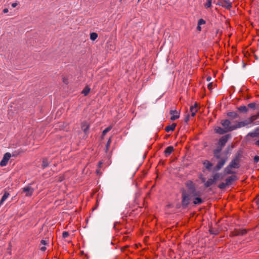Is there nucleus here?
Instances as JSON below:
<instances>
[{
  "label": "nucleus",
  "instance_id": "1",
  "mask_svg": "<svg viewBox=\"0 0 259 259\" xmlns=\"http://www.w3.org/2000/svg\"><path fill=\"white\" fill-rule=\"evenodd\" d=\"M199 195V193H192L191 192H188L186 190H183L182 191V200L181 204L183 208H187L190 204L191 201L193 200L194 196Z\"/></svg>",
  "mask_w": 259,
  "mask_h": 259
},
{
  "label": "nucleus",
  "instance_id": "2",
  "mask_svg": "<svg viewBox=\"0 0 259 259\" xmlns=\"http://www.w3.org/2000/svg\"><path fill=\"white\" fill-rule=\"evenodd\" d=\"M231 121L229 119H222L221 123L223 127L228 132L234 130V125H231Z\"/></svg>",
  "mask_w": 259,
  "mask_h": 259
},
{
  "label": "nucleus",
  "instance_id": "3",
  "mask_svg": "<svg viewBox=\"0 0 259 259\" xmlns=\"http://www.w3.org/2000/svg\"><path fill=\"white\" fill-rule=\"evenodd\" d=\"M185 186L187 188V190L188 192H191L192 193H199V191L196 190L195 184L191 180H188L185 183Z\"/></svg>",
  "mask_w": 259,
  "mask_h": 259
},
{
  "label": "nucleus",
  "instance_id": "4",
  "mask_svg": "<svg viewBox=\"0 0 259 259\" xmlns=\"http://www.w3.org/2000/svg\"><path fill=\"white\" fill-rule=\"evenodd\" d=\"M219 159L218 163L216 166L214 167V170L216 171H218L220 170L223 166L225 165L226 161L228 160V157L227 156L221 157L220 158H217Z\"/></svg>",
  "mask_w": 259,
  "mask_h": 259
},
{
  "label": "nucleus",
  "instance_id": "5",
  "mask_svg": "<svg viewBox=\"0 0 259 259\" xmlns=\"http://www.w3.org/2000/svg\"><path fill=\"white\" fill-rule=\"evenodd\" d=\"M247 232L246 229H234L233 231L230 232V236L234 237L237 236H243L246 234Z\"/></svg>",
  "mask_w": 259,
  "mask_h": 259
},
{
  "label": "nucleus",
  "instance_id": "6",
  "mask_svg": "<svg viewBox=\"0 0 259 259\" xmlns=\"http://www.w3.org/2000/svg\"><path fill=\"white\" fill-rule=\"evenodd\" d=\"M231 135L230 134H227L221 137L218 142V145L220 146L224 147L228 141L231 138Z\"/></svg>",
  "mask_w": 259,
  "mask_h": 259
},
{
  "label": "nucleus",
  "instance_id": "7",
  "mask_svg": "<svg viewBox=\"0 0 259 259\" xmlns=\"http://www.w3.org/2000/svg\"><path fill=\"white\" fill-rule=\"evenodd\" d=\"M217 4L228 10H230L232 7V3L228 0H218Z\"/></svg>",
  "mask_w": 259,
  "mask_h": 259
},
{
  "label": "nucleus",
  "instance_id": "8",
  "mask_svg": "<svg viewBox=\"0 0 259 259\" xmlns=\"http://www.w3.org/2000/svg\"><path fill=\"white\" fill-rule=\"evenodd\" d=\"M11 154L10 153L7 152V153H5L3 156L2 160H1V161L0 162V165L1 166H6L8 164V162L10 158H11Z\"/></svg>",
  "mask_w": 259,
  "mask_h": 259
},
{
  "label": "nucleus",
  "instance_id": "9",
  "mask_svg": "<svg viewBox=\"0 0 259 259\" xmlns=\"http://www.w3.org/2000/svg\"><path fill=\"white\" fill-rule=\"evenodd\" d=\"M238 180L237 177L234 175H232L230 177H228L226 179L225 181L226 183V184L229 186L231 185L235 181H237Z\"/></svg>",
  "mask_w": 259,
  "mask_h": 259
},
{
  "label": "nucleus",
  "instance_id": "10",
  "mask_svg": "<svg viewBox=\"0 0 259 259\" xmlns=\"http://www.w3.org/2000/svg\"><path fill=\"white\" fill-rule=\"evenodd\" d=\"M249 124L250 123L248 119L242 121H236V124L234 125V130L245 126Z\"/></svg>",
  "mask_w": 259,
  "mask_h": 259
},
{
  "label": "nucleus",
  "instance_id": "11",
  "mask_svg": "<svg viewBox=\"0 0 259 259\" xmlns=\"http://www.w3.org/2000/svg\"><path fill=\"white\" fill-rule=\"evenodd\" d=\"M33 189L29 186H27L23 188V192L26 193L25 196L27 197L31 196L33 194Z\"/></svg>",
  "mask_w": 259,
  "mask_h": 259
},
{
  "label": "nucleus",
  "instance_id": "12",
  "mask_svg": "<svg viewBox=\"0 0 259 259\" xmlns=\"http://www.w3.org/2000/svg\"><path fill=\"white\" fill-rule=\"evenodd\" d=\"M200 192L199 191V195L194 196L193 198V203L195 205H199L203 202V200L200 197Z\"/></svg>",
  "mask_w": 259,
  "mask_h": 259
},
{
  "label": "nucleus",
  "instance_id": "13",
  "mask_svg": "<svg viewBox=\"0 0 259 259\" xmlns=\"http://www.w3.org/2000/svg\"><path fill=\"white\" fill-rule=\"evenodd\" d=\"M169 113L171 115V120H175L177 119H178L180 117L179 113L176 110H171Z\"/></svg>",
  "mask_w": 259,
  "mask_h": 259
},
{
  "label": "nucleus",
  "instance_id": "14",
  "mask_svg": "<svg viewBox=\"0 0 259 259\" xmlns=\"http://www.w3.org/2000/svg\"><path fill=\"white\" fill-rule=\"evenodd\" d=\"M198 107L197 103H195L194 105L191 106L190 107V111L192 117H194L196 112L198 111Z\"/></svg>",
  "mask_w": 259,
  "mask_h": 259
},
{
  "label": "nucleus",
  "instance_id": "15",
  "mask_svg": "<svg viewBox=\"0 0 259 259\" xmlns=\"http://www.w3.org/2000/svg\"><path fill=\"white\" fill-rule=\"evenodd\" d=\"M81 128L83 132L87 134L88 133L90 125L87 121H84L81 123Z\"/></svg>",
  "mask_w": 259,
  "mask_h": 259
},
{
  "label": "nucleus",
  "instance_id": "16",
  "mask_svg": "<svg viewBox=\"0 0 259 259\" xmlns=\"http://www.w3.org/2000/svg\"><path fill=\"white\" fill-rule=\"evenodd\" d=\"M223 147L220 146L219 145L217 147V148L213 150V154L214 156L216 158H220V152L222 150Z\"/></svg>",
  "mask_w": 259,
  "mask_h": 259
},
{
  "label": "nucleus",
  "instance_id": "17",
  "mask_svg": "<svg viewBox=\"0 0 259 259\" xmlns=\"http://www.w3.org/2000/svg\"><path fill=\"white\" fill-rule=\"evenodd\" d=\"M174 150L173 146H168L164 150V153L165 157H168Z\"/></svg>",
  "mask_w": 259,
  "mask_h": 259
},
{
  "label": "nucleus",
  "instance_id": "18",
  "mask_svg": "<svg viewBox=\"0 0 259 259\" xmlns=\"http://www.w3.org/2000/svg\"><path fill=\"white\" fill-rule=\"evenodd\" d=\"M232 168H237L239 166V162L237 159H234L229 164Z\"/></svg>",
  "mask_w": 259,
  "mask_h": 259
},
{
  "label": "nucleus",
  "instance_id": "19",
  "mask_svg": "<svg viewBox=\"0 0 259 259\" xmlns=\"http://www.w3.org/2000/svg\"><path fill=\"white\" fill-rule=\"evenodd\" d=\"M227 115L231 119L237 118L239 117L238 113L234 111L229 112L227 113Z\"/></svg>",
  "mask_w": 259,
  "mask_h": 259
},
{
  "label": "nucleus",
  "instance_id": "20",
  "mask_svg": "<svg viewBox=\"0 0 259 259\" xmlns=\"http://www.w3.org/2000/svg\"><path fill=\"white\" fill-rule=\"evenodd\" d=\"M214 130H215V132L216 133L220 134V135H223V134L228 132L224 127L222 128L221 127H218L217 128H215Z\"/></svg>",
  "mask_w": 259,
  "mask_h": 259
},
{
  "label": "nucleus",
  "instance_id": "21",
  "mask_svg": "<svg viewBox=\"0 0 259 259\" xmlns=\"http://www.w3.org/2000/svg\"><path fill=\"white\" fill-rule=\"evenodd\" d=\"M176 125V123H173L171 125L167 126L165 128V131L167 133L169 132L170 131H174L175 130Z\"/></svg>",
  "mask_w": 259,
  "mask_h": 259
},
{
  "label": "nucleus",
  "instance_id": "22",
  "mask_svg": "<svg viewBox=\"0 0 259 259\" xmlns=\"http://www.w3.org/2000/svg\"><path fill=\"white\" fill-rule=\"evenodd\" d=\"M203 164L204 166H205V167L207 169H208V170L211 169V167L212 166V164L209 161H208V160H205L203 162Z\"/></svg>",
  "mask_w": 259,
  "mask_h": 259
},
{
  "label": "nucleus",
  "instance_id": "23",
  "mask_svg": "<svg viewBox=\"0 0 259 259\" xmlns=\"http://www.w3.org/2000/svg\"><path fill=\"white\" fill-rule=\"evenodd\" d=\"M214 183L215 182L213 179H209L204 184V186L205 187H209Z\"/></svg>",
  "mask_w": 259,
  "mask_h": 259
},
{
  "label": "nucleus",
  "instance_id": "24",
  "mask_svg": "<svg viewBox=\"0 0 259 259\" xmlns=\"http://www.w3.org/2000/svg\"><path fill=\"white\" fill-rule=\"evenodd\" d=\"M259 117V112L256 114L252 115L248 119V120L249 122V123H252L254 120L257 119Z\"/></svg>",
  "mask_w": 259,
  "mask_h": 259
},
{
  "label": "nucleus",
  "instance_id": "25",
  "mask_svg": "<svg viewBox=\"0 0 259 259\" xmlns=\"http://www.w3.org/2000/svg\"><path fill=\"white\" fill-rule=\"evenodd\" d=\"M222 174L221 173H216L213 176V180H214V182L215 183L217 181L220 179H222L223 177H221Z\"/></svg>",
  "mask_w": 259,
  "mask_h": 259
},
{
  "label": "nucleus",
  "instance_id": "26",
  "mask_svg": "<svg viewBox=\"0 0 259 259\" xmlns=\"http://www.w3.org/2000/svg\"><path fill=\"white\" fill-rule=\"evenodd\" d=\"M49 163L48 158H44L42 159V167L43 168H45L46 167H47L49 166Z\"/></svg>",
  "mask_w": 259,
  "mask_h": 259
},
{
  "label": "nucleus",
  "instance_id": "27",
  "mask_svg": "<svg viewBox=\"0 0 259 259\" xmlns=\"http://www.w3.org/2000/svg\"><path fill=\"white\" fill-rule=\"evenodd\" d=\"M90 91L91 89L88 86H86L82 91L81 93L84 96H87L90 93Z\"/></svg>",
  "mask_w": 259,
  "mask_h": 259
},
{
  "label": "nucleus",
  "instance_id": "28",
  "mask_svg": "<svg viewBox=\"0 0 259 259\" xmlns=\"http://www.w3.org/2000/svg\"><path fill=\"white\" fill-rule=\"evenodd\" d=\"M238 110L240 112L246 113L248 111V108L245 106H241L238 108Z\"/></svg>",
  "mask_w": 259,
  "mask_h": 259
},
{
  "label": "nucleus",
  "instance_id": "29",
  "mask_svg": "<svg viewBox=\"0 0 259 259\" xmlns=\"http://www.w3.org/2000/svg\"><path fill=\"white\" fill-rule=\"evenodd\" d=\"M232 168L230 167V166L228 165L225 168V172L226 174H232L234 173V171L231 170Z\"/></svg>",
  "mask_w": 259,
  "mask_h": 259
},
{
  "label": "nucleus",
  "instance_id": "30",
  "mask_svg": "<svg viewBox=\"0 0 259 259\" xmlns=\"http://www.w3.org/2000/svg\"><path fill=\"white\" fill-rule=\"evenodd\" d=\"M98 37V34L95 32H92L90 34V39L95 40Z\"/></svg>",
  "mask_w": 259,
  "mask_h": 259
},
{
  "label": "nucleus",
  "instance_id": "31",
  "mask_svg": "<svg viewBox=\"0 0 259 259\" xmlns=\"http://www.w3.org/2000/svg\"><path fill=\"white\" fill-rule=\"evenodd\" d=\"M249 136L254 138V137H258L259 138V133L253 132L250 133L248 135Z\"/></svg>",
  "mask_w": 259,
  "mask_h": 259
},
{
  "label": "nucleus",
  "instance_id": "32",
  "mask_svg": "<svg viewBox=\"0 0 259 259\" xmlns=\"http://www.w3.org/2000/svg\"><path fill=\"white\" fill-rule=\"evenodd\" d=\"M121 224L120 223L116 222L114 224V228L115 230L119 231L120 229Z\"/></svg>",
  "mask_w": 259,
  "mask_h": 259
},
{
  "label": "nucleus",
  "instance_id": "33",
  "mask_svg": "<svg viewBox=\"0 0 259 259\" xmlns=\"http://www.w3.org/2000/svg\"><path fill=\"white\" fill-rule=\"evenodd\" d=\"M227 186H228L226 184V182L225 183H221V184H220L218 185V187L220 189H225Z\"/></svg>",
  "mask_w": 259,
  "mask_h": 259
},
{
  "label": "nucleus",
  "instance_id": "34",
  "mask_svg": "<svg viewBox=\"0 0 259 259\" xmlns=\"http://www.w3.org/2000/svg\"><path fill=\"white\" fill-rule=\"evenodd\" d=\"M112 127V126H109L108 127L106 128L102 133L103 135H105L108 132H109L111 129Z\"/></svg>",
  "mask_w": 259,
  "mask_h": 259
},
{
  "label": "nucleus",
  "instance_id": "35",
  "mask_svg": "<svg viewBox=\"0 0 259 259\" xmlns=\"http://www.w3.org/2000/svg\"><path fill=\"white\" fill-rule=\"evenodd\" d=\"M211 1L212 0H207V2L204 5L206 8H210L211 6Z\"/></svg>",
  "mask_w": 259,
  "mask_h": 259
},
{
  "label": "nucleus",
  "instance_id": "36",
  "mask_svg": "<svg viewBox=\"0 0 259 259\" xmlns=\"http://www.w3.org/2000/svg\"><path fill=\"white\" fill-rule=\"evenodd\" d=\"M49 242H48V240L47 241V240H41V241H40V244H39V246H41V245H47L48 244Z\"/></svg>",
  "mask_w": 259,
  "mask_h": 259
},
{
  "label": "nucleus",
  "instance_id": "37",
  "mask_svg": "<svg viewBox=\"0 0 259 259\" xmlns=\"http://www.w3.org/2000/svg\"><path fill=\"white\" fill-rule=\"evenodd\" d=\"M111 143V138H109L107 142L106 147V150H108L110 147V144Z\"/></svg>",
  "mask_w": 259,
  "mask_h": 259
},
{
  "label": "nucleus",
  "instance_id": "38",
  "mask_svg": "<svg viewBox=\"0 0 259 259\" xmlns=\"http://www.w3.org/2000/svg\"><path fill=\"white\" fill-rule=\"evenodd\" d=\"M205 24V21L203 19H200L198 20V25H201Z\"/></svg>",
  "mask_w": 259,
  "mask_h": 259
},
{
  "label": "nucleus",
  "instance_id": "39",
  "mask_svg": "<svg viewBox=\"0 0 259 259\" xmlns=\"http://www.w3.org/2000/svg\"><path fill=\"white\" fill-rule=\"evenodd\" d=\"M254 201L255 202V203L257 206V209H259V196H257L255 199H254Z\"/></svg>",
  "mask_w": 259,
  "mask_h": 259
},
{
  "label": "nucleus",
  "instance_id": "40",
  "mask_svg": "<svg viewBox=\"0 0 259 259\" xmlns=\"http://www.w3.org/2000/svg\"><path fill=\"white\" fill-rule=\"evenodd\" d=\"M255 103H251L248 104V107L250 108L254 109L255 107Z\"/></svg>",
  "mask_w": 259,
  "mask_h": 259
},
{
  "label": "nucleus",
  "instance_id": "41",
  "mask_svg": "<svg viewBox=\"0 0 259 259\" xmlns=\"http://www.w3.org/2000/svg\"><path fill=\"white\" fill-rule=\"evenodd\" d=\"M69 233L67 231H64L62 233V237L63 238H67V237L69 236Z\"/></svg>",
  "mask_w": 259,
  "mask_h": 259
},
{
  "label": "nucleus",
  "instance_id": "42",
  "mask_svg": "<svg viewBox=\"0 0 259 259\" xmlns=\"http://www.w3.org/2000/svg\"><path fill=\"white\" fill-rule=\"evenodd\" d=\"M254 162H258L259 161V156H255L254 157Z\"/></svg>",
  "mask_w": 259,
  "mask_h": 259
},
{
  "label": "nucleus",
  "instance_id": "43",
  "mask_svg": "<svg viewBox=\"0 0 259 259\" xmlns=\"http://www.w3.org/2000/svg\"><path fill=\"white\" fill-rule=\"evenodd\" d=\"M212 87L213 83L212 82L209 83L207 85V88L209 90H211L212 89Z\"/></svg>",
  "mask_w": 259,
  "mask_h": 259
},
{
  "label": "nucleus",
  "instance_id": "44",
  "mask_svg": "<svg viewBox=\"0 0 259 259\" xmlns=\"http://www.w3.org/2000/svg\"><path fill=\"white\" fill-rule=\"evenodd\" d=\"M47 249L45 245H42V246H40V250L42 251H45Z\"/></svg>",
  "mask_w": 259,
  "mask_h": 259
},
{
  "label": "nucleus",
  "instance_id": "45",
  "mask_svg": "<svg viewBox=\"0 0 259 259\" xmlns=\"http://www.w3.org/2000/svg\"><path fill=\"white\" fill-rule=\"evenodd\" d=\"M197 30L199 31H201V25H197Z\"/></svg>",
  "mask_w": 259,
  "mask_h": 259
},
{
  "label": "nucleus",
  "instance_id": "46",
  "mask_svg": "<svg viewBox=\"0 0 259 259\" xmlns=\"http://www.w3.org/2000/svg\"><path fill=\"white\" fill-rule=\"evenodd\" d=\"M8 12V9L7 8H5L3 10L4 13H7Z\"/></svg>",
  "mask_w": 259,
  "mask_h": 259
},
{
  "label": "nucleus",
  "instance_id": "47",
  "mask_svg": "<svg viewBox=\"0 0 259 259\" xmlns=\"http://www.w3.org/2000/svg\"><path fill=\"white\" fill-rule=\"evenodd\" d=\"M63 81L64 83L67 84V80L65 78H63Z\"/></svg>",
  "mask_w": 259,
  "mask_h": 259
},
{
  "label": "nucleus",
  "instance_id": "48",
  "mask_svg": "<svg viewBox=\"0 0 259 259\" xmlns=\"http://www.w3.org/2000/svg\"><path fill=\"white\" fill-rule=\"evenodd\" d=\"M17 3H13V4H12V7L13 8H15V7L17 6Z\"/></svg>",
  "mask_w": 259,
  "mask_h": 259
},
{
  "label": "nucleus",
  "instance_id": "49",
  "mask_svg": "<svg viewBox=\"0 0 259 259\" xmlns=\"http://www.w3.org/2000/svg\"><path fill=\"white\" fill-rule=\"evenodd\" d=\"M103 164V162L102 161H99L98 163V166L99 167H101V165Z\"/></svg>",
  "mask_w": 259,
  "mask_h": 259
},
{
  "label": "nucleus",
  "instance_id": "50",
  "mask_svg": "<svg viewBox=\"0 0 259 259\" xmlns=\"http://www.w3.org/2000/svg\"><path fill=\"white\" fill-rule=\"evenodd\" d=\"M128 247V246H124V247H122V248H121V250H122V251H124V250L125 249H126Z\"/></svg>",
  "mask_w": 259,
  "mask_h": 259
},
{
  "label": "nucleus",
  "instance_id": "51",
  "mask_svg": "<svg viewBox=\"0 0 259 259\" xmlns=\"http://www.w3.org/2000/svg\"><path fill=\"white\" fill-rule=\"evenodd\" d=\"M189 115H188L185 118V122H187L189 120Z\"/></svg>",
  "mask_w": 259,
  "mask_h": 259
},
{
  "label": "nucleus",
  "instance_id": "52",
  "mask_svg": "<svg viewBox=\"0 0 259 259\" xmlns=\"http://www.w3.org/2000/svg\"><path fill=\"white\" fill-rule=\"evenodd\" d=\"M255 144L257 146H259V140H257L255 143Z\"/></svg>",
  "mask_w": 259,
  "mask_h": 259
},
{
  "label": "nucleus",
  "instance_id": "53",
  "mask_svg": "<svg viewBox=\"0 0 259 259\" xmlns=\"http://www.w3.org/2000/svg\"><path fill=\"white\" fill-rule=\"evenodd\" d=\"M234 148V146L233 145H231V146H228V149H233Z\"/></svg>",
  "mask_w": 259,
  "mask_h": 259
},
{
  "label": "nucleus",
  "instance_id": "54",
  "mask_svg": "<svg viewBox=\"0 0 259 259\" xmlns=\"http://www.w3.org/2000/svg\"><path fill=\"white\" fill-rule=\"evenodd\" d=\"M210 79H211V77L208 76L207 77V79H206L207 81H209Z\"/></svg>",
  "mask_w": 259,
  "mask_h": 259
},
{
  "label": "nucleus",
  "instance_id": "55",
  "mask_svg": "<svg viewBox=\"0 0 259 259\" xmlns=\"http://www.w3.org/2000/svg\"><path fill=\"white\" fill-rule=\"evenodd\" d=\"M127 237H128L127 236H124V237H123V240H126V239H127Z\"/></svg>",
  "mask_w": 259,
  "mask_h": 259
},
{
  "label": "nucleus",
  "instance_id": "56",
  "mask_svg": "<svg viewBox=\"0 0 259 259\" xmlns=\"http://www.w3.org/2000/svg\"><path fill=\"white\" fill-rule=\"evenodd\" d=\"M121 233V234H128V233H129V232L126 231V232H122Z\"/></svg>",
  "mask_w": 259,
  "mask_h": 259
},
{
  "label": "nucleus",
  "instance_id": "57",
  "mask_svg": "<svg viewBox=\"0 0 259 259\" xmlns=\"http://www.w3.org/2000/svg\"><path fill=\"white\" fill-rule=\"evenodd\" d=\"M96 171H97V172H99V169H97V170H96Z\"/></svg>",
  "mask_w": 259,
  "mask_h": 259
},
{
  "label": "nucleus",
  "instance_id": "58",
  "mask_svg": "<svg viewBox=\"0 0 259 259\" xmlns=\"http://www.w3.org/2000/svg\"><path fill=\"white\" fill-rule=\"evenodd\" d=\"M254 124H256V123H254ZM258 124H259V123H258Z\"/></svg>",
  "mask_w": 259,
  "mask_h": 259
},
{
  "label": "nucleus",
  "instance_id": "59",
  "mask_svg": "<svg viewBox=\"0 0 259 259\" xmlns=\"http://www.w3.org/2000/svg\"><path fill=\"white\" fill-rule=\"evenodd\" d=\"M122 0H120V2H121Z\"/></svg>",
  "mask_w": 259,
  "mask_h": 259
},
{
  "label": "nucleus",
  "instance_id": "60",
  "mask_svg": "<svg viewBox=\"0 0 259 259\" xmlns=\"http://www.w3.org/2000/svg\"><path fill=\"white\" fill-rule=\"evenodd\" d=\"M140 0H138V1H139Z\"/></svg>",
  "mask_w": 259,
  "mask_h": 259
}]
</instances>
